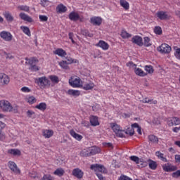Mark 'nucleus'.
Masks as SVG:
<instances>
[{
	"label": "nucleus",
	"mask_w": 180,
	"mask_h": 180,
	"mask_svg": "<svg viewBox=\"0 0 180 180\" xmlns=\"http://www.w3.org/2000/svg\"><path fill=\"white\" fill-rule=\"evenodd\" d=\"M0 109H1L3 112H14V113H18V106L16 104L12 105L6 100H1Z\"/></svg>",
	"instance_id": "f257e3e1"
},
{
	"label": "nucleus",
	"mask_w": 180,
	"mask_h": 180,
	"mask_svg": "<svg viewBox=\"0 0 180 180\" xmlns=\"http://www.w3.org/2000/svg\"><path fill=\"white\" fill-rule=\"evenodd\" d=\"M35 82L41 89H44V88H50L51 86V82H50V79L46 76L35 79Z\"/></svg>",
	"instance_id": "f03ea898"
},
{
	"label": "nucleus",
	"mask_w": 180,
	"mask_h": 180,
	"mask_svg": "<svg viewBox=\"0 0 180 180\" xmlns=\"http://www.w3.org/2000/svg\"><path fill=\"white\" fill-rule=\"evenodd\" d=\"M110 127L114 133L118 137L123 138L124 137V134H126V131L120 127V126L115 122L110 124Z\"/></svg>",
	"instance_id": "7ed1b4c3"
},
{
	"label": "nucleus",
	"mask_w": 180,
	"mask_h": 180,
	"mask_svg": "<svg viewBox=\"0 0 180 180\" xmlns=\"http://www.w3.org/2000/svg\"><path fill=\"white\" fill-rule=\"evenodd\" d=\"M130 160L131 161L136 162L139 168H144L145 167H147V159L146 158H139L137 156H131Z\"/></svg>",
	"instance_id": "20e7f679"
},
{
	"label": "nucleus",
	"mask_w": 180,
	"mask_h": 180,
	"mask_svg": "<svg viewBox=\"0 0 180 180\" xmlns=\"http://www.w3.org/2000/svg\"><path fill=\"white\" fill-rule=\"evenodd\" d=\"M69 84L72 88H81L83 85L82 80L79 77H73L69 79Z\"/></svg>",
	"instance_id": "39448f33"
},
{
	"label": "nucleus",
	"mask_w": 180,
	"mask_h": 180,
	"mask_svg": "<svg viewBox=\"0 0 180 180\" xmlns=\"http://www.w3.org/2000/svg\"><path fill=\"white\" fill-rule=\"evenodd\" d=\"M90 168L96 174H98V172H101V174H106V172H108V170L106 168H105V166L99 164L91 165Z\"/></svg>",
	"instance_id": "423d86ee"
},
{
	"label": "nucleus",
	"mask_w": 180,
	"mask_h": 180,
	"mask_svg": "<svg viewBox=\"0 0 180 180\" xmlns=\"http://www.w3.org/2000/svg\"><path fill=\"white\" fill-rule=\"evenodd\" d=\"M157 50L162 54H169L172 49L167 44H162L157 48Z\"/></svg>",
	"instance_id": "0eeeda50"
},
{
	"label": "nucleus",
	"mask_w": 180,
	"mask_h": 180,
	"mask_svg": "<svg viewBox=\"0 0 180 180\" xmlns=\"http://www.w3.org/2000/svg\"><path fill=\"white\" fill-rule=\"evenodd\" d=\"M69 19L72 22H77L79 20V22H84V16L79 15L77 12L72 11L69 14Z\"/></svg>",
	"instance_id": "6e6552de"
},
{
	"label": "nucleus",
	"mask_w": 180,
	"mask_h": 180,
	"mask_svg": "<svg viewBox=\"0 0 180 180\" xmlns=\"http://www.w3.org/2000/svg\"><path fill=\"white\" fill-rule=\"evenodd\" d=\"M0 37L4 40V41H11L13 39V35L11 32L7 31H2L0 32Z\"/></svg>",
	"instance_id": "1a4fd4ad"
},
{
	"label": "nucleus",
	"mask_w": 180,
	"mask_h": 180,
	"mask_svg": "<svg viewBox=\"0 0 180 180\" xmlns=\"http://www.w3.org/2000/svg\"><path fill=\"white\" fill-rule=\"evenodd\" d=\"M162 169L165 172H172L174 171H176V169H178V167L171 163H166L162 165Z\"/></svg>",
	"instance_id": "9d476101"
},
{
	"label": "nucleus",
	"mask_w": 180,
	"mask_h": 180,
	"mask_svg": "<svg viewBox=\"0 0 180 180\" xmlns=\"http://www.w3.org/2000/svg\"><path fill=\"white\" fill-rule=\"evenodd\" d=\"M156 16L160 20H167V19H169V15H168V13L167 11H158L156 13Z\"/></svg>",
	"instance_id": "9b49d317"
},
{
	"label": "nucleus",
	"mask_w": 180,
	"mask_h": 180,
	"mask_svg": "<svg viewBox=\"0 0 180 180\" xmlns=\"http://www.w3.org/2000/svg\"><path fill=\"white\" fill-rule=\"evenodd\" d=\"M0 82L4 84V85H8L11 82V79L5 73H0Z\"/></svg>",
	"instance_id": "f8f14e48"
},
{
	"label": "nucleus",
	"mask_w": 180,
	"mask_h": 180,
	"mask_svg": "<svg viewBox=\"0 0 180 180\" xmlns=\"http://www.w3.org/2000/svg\"><path fill=\"white\" fill-rule=\"evenodd\" d=\"M72 175L77 178V179H81L84 176V172L79 168H75L72 170Z\"/></svg>",
	"instance_id": "ddd939ff"
},
{
	"label": "nucleus",
	"mask_w": 180,
	"mask_h": 180,
	"mask_svg": "<svg viewBox=\"0 0 180 180\" xmlns=\"http://www.w3.org/2000/svg\"><path fill=\"white\" fill-rule=\"evenodd\" d=\"M96 47H100V49H102V50H104V51H106V50H109V44L108 42L100 40L98 44H96Z\"/></svg>",
	"instance_id": "4468645a"
},
{
	"label": "nucleus",
	"mask_w": 180,
	"mask_h": 180,
	"mask_svg": "<svg viewBox=\"0 0 180 180\" xmlns=\"http://www.w3.org/2000/svg\"><path fill=\"white\" fill-rule=\"evenodd\" d=\"M8 167L10 169H11V171H13V172H14L15 174H20V169L18 168V165H16V163H15V162H8Z\"/></svg>",
	"instance_id": "2eb2a0df"
},
{
	"label": "nucleus",
	"mask_w": 180,
	"mask_h": 180,
	"mask_svg": "<svg viewBox=\"0 0 180 180\" xmlns=\"http://www.w3.org/2000/svg\"><path fill=\"white\" fill-rule=\"evenodd\" d=\"M90 22L94 26H101L102 25V18L101 17H92L90 19Z\"/></svg>",
	"instance_id": "dca6fc26"
},
{
	"label": "nucleus",
	"mask_w": 180,
	"mask_h": 180,
	"mask_svg": "<svg viewBox=\"0 0 180 180\" xmlns=\"http://www.w3.org/2000/svg\"><path fill=\"white\" fill-rule=\"evenodd\" d=\"M131 41L132 43H134V44H137V46H143V38H141V37L139 36V35H136L134 37H132L131 39Z\"/></svg>",
	"instance_id": "f3484780"
},
{
	"label": "nucleus",
	"mask_w": 180,
	"mask_h": 180,
	"mask_svg": "<svg viewBox=\"0 0 180 180\" xmlns=\"http://www.w3.org/2000/svg\"><path fill=\"white\" fill-rule=\"evenodd\" d=\"M19 17L22 20H25V22H28V23H32L33 22V18L32 17L29 16L27 14L25 13H20L19 14Z\"/></svg>",
	"instance_id": "a211bd4d"
},
{
	"label": "nucleus",
	"mask_w": 180,
	"mask_h": 180,
	"mask_svg": "<svg viewBox=\"0 0 180 180\" xmlns=\"http://www.w3.org/2000/svg\"><path fill=\"white\" fill-rule=\"evenodd\" d=\"M67 11V6H64L63 4H58L56 7L57 13H65Z\"/></svg>",
	"instance_id": "6ab92c4d"
},
{
	"label": "nucleus",
	"mask_w": 180,
	"mask_h": 180,
	"mask_svg": "<svg viewBox=\"0 0 180 180\" xmlns=\"http://www.w3.org/2000/svg\"><path fill=\"white\" fill-rule=\"evenodd\" d=\"M70 136H72V137H73V139L77 140V141H81V140H82L83 139L82 136L77 134V132H75L74 129H71L70 131Z\"/></svg>",
	"instance_id": "aec40b11"
},
{
	"label": "nucleus",
	"mask_w": 180,
	"mask_h": 180,
	"mask_svg": "<svg viewBox=\"0 0 180 180\" xmlns=\"http://www.w3.org/2000/svg\"><path fill=\"white\" fill-rule=\"evenodd\" d=\"M67 94L70 96H74L75 98H77V96H79V95H81V91L79 90L69 89L67 91Z\"/></svg>",
	"instance_id": "412c9836"
},
{
	"label": "nucleus",
	"mask_w": 180,
	"mask_h": 180,
	"mask_svg": "<svg viewBox=\"0 0 180 180\" xmlns=\"http://www.w3.org/2000/svg\"><path fill=\"white\" fill-rule=\"evenodd\" d=\"M42 134L45 139H50V137L54 134V131L51 129H44L42 131Z\"/></svg>",
	"instance_id": "4be33fe9"
},
{
	"label": "nucleus",
	"mask_w": 180,
	"mask_h": 180,
	"mask_svg": "<svg viewBox=\"0 0 180 180\" xmlns=\"http://www.w3.org/2000/svg\"><path fill=\"white\" fill-rule=\"evenodd\" d=\"M94 86H95V84H94V83L91 82H89L84 84L83 83L82 84V88L85 91H89L90 89H94Z\"/></svg>",
	"instance_id": "5701e85b"
},
{
	"label": "nucleus",
	"mask_w": 180,
	"mask_h": 180,
	"mask_svg": "<svg viewBox=\"0 0 180 180\" xmlns=\"http://www.w3.org/2000/svg\"><path fill=\"white\" fill-rule=\"evenodd\" d=\"M134 72L136 75H138L139 77H146L147 75V73L143 72V70L140 68H135Z\"/></svg>",
	"instance_id": "b1692460"
},
{
	"label": "nucleus",
	"mask_w": 180,
	"mask_h": 180,
	"mask_svg": "<svg viewBox=\"0 0 180 180\" xmlns=\"http://www.w3.org/2000/svg\"><path fill=\"white\" fill-rule=\"evenodd\" d=\"M168 124L169 126H178V124H180V119L178 117H173L169 121Z\"/></svg>",
	"instance_id": "393cba45"
},
{
	"label": "nucleus",
	"mask_w": 180,
	"mask_h": 180,
	"mask_svg": "<svg viewBox=\"0 0 180 180\" xmlns=\"http://www.w3.org/2000/svg\"><path fill=\"white\" fill-rule=\"evenodd\" d=\"M53 53L54 54L59 56V57H65L67 56V52L63 49H57Z\"/></svg>",
	"instance_id": "a878e982"
},
{
	"label": "nucleus",
	"mask_w": 180,
	"mask_h": 180,
	"mask_svg": "<svg viewBox=\"0 0 180 180\" xmlns=\"http://www.w3.org/2000/svg\"><path fill=\"white\" fill-rule=\"evenodd\" d=\"M147 160V165H149V168L150 169H157V162L154 160H151L150 159L146 160Z\"/></svg>",
	"instance_id": "bb28decb"
},
{
	"label": "nucleus",
	"mask_w": 180,
	"mask_h": 180,
	"mask_svg": "<svg viewBox=\"0 0 180 180\" xmlns=\"http://www.w3.org/2000/svg\"><path fill=\"white\" fill-rule=\"evenodd\" d=\"M120 6H122L125 11H129L130 8V4L127 2L126 0H120Z\"/></svg>",
	"instance_id": "cd10ccee"
},
{
	"label": "nucleus",
	"mask_w": 180,
	"mask_h": 180,
	"mask_svg": "<svg viewBox=\"0 0 180 180\" xmlns=\"http://www.w3.org/2000/svg\"><path fill=\"white\" fill-rule=\"evenodd\" d=\"M90 123L91 126H99V120H98V117L91 116L90 117Z\"/></svg>",
	"instance_id": "c85d7f7f"
},
{
	"label": "nucleus",
	"mask_w": 180,
	"mask_h": 180,
	"mask_svg": "<svg viewBox=\"0 0 180 180\" xmlns=\"http://www.w3.org/2000/svg\"><path fill=\"white\" fill-rule=\"evenodd\" d=\"M3 15L7 22H13V16L11 13H9L8 11H5Z\"/></svg>",
	"instance_id": "c756f323"
},
{
	"label": "nucleus",
	"mask_w": 180,
	"mask_h": 180,
	"mask_svg": "<svg viewBox=\"0 0 180 180\" xmlns=\"http://www.w3.org/2000/svg\"><path fill=\"white\" fill-rule=\"evenodd\" d=\"M155 155L157 158H159V160H161V161H163V162H168V160H167V158H165V155L164 153H162L160 151H158L155 153Z\"/></svg>",
	"instance_id": "7c9ffc66"
},
{
	"label": "nucleus",
	"mask_w": 180,
	"mask_h": 180,
	"mask_svg": "<svg viewBox=\"0 0 180 180\" xmlns=\"http://www.w3.org/2000/svg\"><path fill=\"white\" fill-rule=\"evenodd\" d=\"M89 148L90 151V156L95 155V154H98V153L101 152V149L98 147L93 146Z\"/></svg>",
	"instance_id": "2f4dec72"
},
{
	"label": "nucleus",
	"mask_w": 180,
	"mask_h": 180,
	"mask_svg": "<svg viewBox=\"0 0 180 180\" xmlns=\"http://www.w3.org/2000/svg\"><path fill=\"white\" fill-rule=\"evenodd\" d=\"M25 101L27 103H30V105H33V103H36L37 100L33 96H28L26 97Z\"/></svg>",
	"instance_id": "473e14b6"
},
{
	"label": "nucleus",
	"mask_w": 180,
	"mask_h": 180,
	"mask_svg": "<svg viewBox=\"0 0 180 180\" xmlns=\"http://www.w3.org/2000/svg\"><path fill=\"white\" fill-rule=\"evenodd\" d=\"M80 155H81V157H91L89 148H86L83 149L80 152Z\"/></svg>",
	"instance_id": "72a5a7b5"
},
{
	"label": "nucleus",
	"mask_w": 180,
	"mask_h": 180,
	"mask_svg": "<svg viewBox=\"0 0 180 180\" xmlns=\"http://www.w3.org/2000/svg\"><path fill=\"white\" fill-rule=\"evenodd\" d=\"M20 29L23 32V33H25V34H26L29 37H30L32 36V34L30 33V29H29V27L21 26Z\"/></svg>",
	"instance_id": "f704fd0d"
},
{
	"label": "nucleus",
	"mask_w": 180,
	"mask_h": 180,
	"mask_svg": "<svg viewBox=\"0 0 180 180\" xmlns=\"http://www.w3.org/2000/svg\"><path fill=\"white\" fill-rule=\"evenodd\" d=\"M65 172L64 171V169L58 168V169H56V171L53 172V174L57 175V176H63V175H64Z\"/></svg>",
	"instance_id": "c9c22d12"
},
{
	"label": "nucleus",
	"mask_w": 180,
	"mask_h": 180,
	"mask_svg": "<svg viewBox=\"0 0 180 180\" xmlns=\"http://www.w3.org/2000/svg\"><path fill=\"white\" fill-rule=\"evenodd\" d=\"M35 108L36 109H39V110H46V109H47V104H46V103H40L37 105Z\"/></svg>",
	"instance_id": "e433bc0d"
},
{
	"label": "nucleus",
	"mask_w": 180,
	"mask_h": 180,
	"mask_svg": "<svg viewBox=\"0 0 180 180\" xmlns=\"http://www.w3.org/2000/svg\"><path fill=\"white\" fill-rule=\"evenodd\" d=\"M49 78L52 84H58L60 82V79L56 75H50Z\"/></svg>",
	"instance_id": "4c0bfd02"
},
{
	"label": "nucleus",
	"mask_w": 180,
	"mask_h": 180,
	"mask_svg": "<svg viewBox=\"0 0 180 180\" xmlns=\"http://www.w3.org/2000/svg\"><path fill=\"white\" fill-rule=\"evenodd\" d=\"M148 140L150 143H153V144H157L158 143V138L155 135H150L148 136Z\"/></svg>",
	"instance_id": "58836bf2"
},
{
	"label": "nucleus",
	"mask_w": 180,
	"mask_h": 180,
	"mask_svg": "<svg viewBox=\"0 0 180 180\" xmlns=\"http://www.w3.org/2000/svg\"><path fill=\"white\" fill-rule=\"evenodd\" d=\"M59 65L61 68H63V70H68V63H67V60H62L59 62Z\"/></svg>",
	"instance_id": "ea45409f"
},
{
	"label": "nucleus",
	"mask_w": 180,
	"mask_h": 180,
	"mask_svg": "<svg viewBox=\"0 0 180 180\" xmlns=\"http://www.w3.org/2000/svg\"><path fill=\"white\" fill-rule=\"evenodd\" d=\"M121 37H122V39H129L131 37V34H129L126 32V30H122L121 32Z\"/></svg>",
	"instance_id": "a19ab883"
},
{
	"label": "nucleus",
	"mask_w": 180,
	"mask_h": 180,
	"mask_svg": "<svg viewBox=\"0 0 180 180\" xmlns=\"http://www.w3.org/2000/svg\"><path fill=\"white\" fill-rule=\"evenodd\" d=\"M25 60H26V63L30 64V65L31 66L34 65V64L36 63V58H31L30 59L26 58Z\"/></svg>",
	"instance_id": "79ce46f5"
},
{
	"label": "nucleus",
	"mask_w": 180,
	"mask_h": 180,
	"mask_svg": "<svg viewBox=\"0 0 180 180\" xmlns=\"http://www.w3.org/2000/svg\"><path fill=\"white\" fill-rule=\"evenodd\" d=\"M143 44L146 47H150L151 43H150V38L148 37H145L143 38Z\"/></svg>",
	"instance_id": "37998d69"
},
{
	"label": "nucleus",
	"mask_w": 180,
	"mask_h": 180,
	"mask_svg": "<svg viewBox=\"0 0 180 180\" xmlns=\"http://www.w3.org/2000/svg\"><path fill=\"white\" fill-rule=\"evenodd\" d=\"M8 153L13 155H20V150L18 149H11Z\"/></svg>",
	"instance_id": "c03bdc74"
},
{
	"label": "nucleus",
	"mask_w": 180,
	"mask_h": 180,
	"mask_svg": "<svg viewBox=\"0 0 180 180\" xmlns=\"http://www.w3.org/2000/svg\"><path fill=\"white\" fill-rule=\"evenodd\" d=\"M18 9L19 11H24V12H29L30 8L27 6H18Z\"/></svg>",
	"instance_id": "a18cd8bd"
},
{
	"label": "nucleus",
	"mask_w": 180,
	"mask_h": 180,
	"mask_svg": "<svg viewBox=\"0 0 180 180\" xmlns=\"http://www.w3.org/2000/svg\"><path fill=\"white\" fill-rule=\"evenodd\" d=\"M145 71L148 72V74H153L154 72V69L151 65H146L145 66Z\"/></svg>",
	"instance_id": "49530a36"
},
{
	"label": "nucleus",
	"mask_w": 180,
	"mask_h": 180,
	"mask_svg": "<svg viewBox=\"0 0 180 180\" xmlns=\"http://www.w3.org/2000/svg\"><path fill=\"white\" fill-rule=\"evenodd\" d=\"M66 60H67L66 61H67L68 64H72V63L77 64V63H78V60L73 59V58H70V57H68L66 58Z\"/></svg>",
	"instance_id": "de8ad7c7"
},
{
	"label": "nucleus",
	"mask_w": 180,
	"mask_h": 180,
	"mask_svg": "<svg viewBox=\"0 0 180 180\" xmlns=\"http://www.w3.org/2000/svg\"><path fill=\"white\" fill-rule=\"evenodd\" d=\"M143 103H153V105H155V104H157V101H155V100L153 101L150 98H146L143 100Z\"/></svg>",
	"instance_id": "09e8293b"
},
{
	"label": "nucleus",
	"mask_w": 180,
	"mask_h": 180,
	"mask_svg": "<svg viewBox=\"0 0 180 180\" xmlns=\"http://www.w3.org/2000/svg\"><path fill=\"white\" fill-rule=\"evenodd\" d=\"M41 180H54V177L50 174H44Z\"/></svg>",
	"instance_id": "8fccbe9b"
},
{
	"label": "nucleus",
	"mask_w": 180,
	"mask_h": 180,
	"mask_svg": "<svg viewBox=\"0 0 180 180\" xmlns=\"http://www.w3.org/2000/svg\"><path fill=\"white\" fill-rule=\"evenodd\" d=\"M174 56L176 57V58H177L178 60H180V48H178L175 50L174 51Z\"/></svg>",
	"instance_id": "3c124183"
},
{
	"label": "nucleus",
	"mask_w": 180,
	"mask_h": 180,
	"mask_svg": "<svg viewBox=\"0 0 180 180\" xmlns=\"http://www.w3.org/2000/svg\"><path fill=\"white\" fill-rule=\"evenodd\" d=\"M154 32L156 34H161V33H162V30L160 27H156L154 30Z\"/></svg>",
	"instance_id": "603ef678"
},
{
	"label": "nucleus",
	"mask_w": 180,
	"mask_h": 180,
	"mask_svg": "<svg viewBox=\"0 0 180 180\" xmlns=\"http://www.w3.org/2000/svg\"><path fill=\"white\" fill-rule=\"evenodd\" d=\"M173 178H179L180 176V170H176L175 172H173L172 174Z\"/></svg>",
	"instance_id": "864d4df0"
},
{
	"label": "nucleus",
	"mask_w": 180,
	"mask_h": 180,
	"mask_svg": "<svg viewBox=\"0 0 180 180\" xmlns=\"http://www.w3.org/2000/svg\"><path fill=\"white\" fill-rule=\"evenodd\" d=\"M39 20H40L41 22H47V20L49 19V18H47V16L41 15H40L39 16Z\"/></svg>",
	"instance_id": "5fc2aeb1"
},
{
	"label": "nucleus",
	"mask_w": 180,
	"mask_h": 180,
	"mask_svg": "<svg viewBox=\"0 0 180 180\" xmlns=\"http://www.w3.org/2000/svg\"><path fill=\"white\" fill-rule=\"evenodd\" d=\"M126 134H130V136H133V134H134V129L131 128L128 130H127V131H125Z\"/></svg>",
	"instance_id": "6e6d98bb"
},
{
	"label": "nucleus",
	"mask_w": 180,
	"mask_h": 180,
	"mask_svg": "<svg viewBox=\"0 0 180 180\" xmlns=\"http://www.w3.org/2000/svg\"><path fill=\"white\" fill-rule=\"evenodd\" d=\"M118 180H132L131 179H130V177L127 176H124V175H122Z\"/></svg>",
	"instance_id": "4d7b16f0"
},
{
	"label": "nucleus",
	"mask_w": 180,
	"mask_h": 180,
	"mask_svg": "<svg viewBox=\"0 0 180 180\" xmlns=\"http://www.w3.org/2000/svg\"><path fill=\"white\" fill-rule=\"evenodd\" d=\"M30 176L34 179H36L37 178V174L36 172H30Z\"/></svg>",
	"instance_id": "13d9d810"
},
{
	"label": "nucleus",
	"mask_w": 180,
	"mask_h": 180,
	"mask_svg": "<svg viewBox=\"0 0 180 180\" xmlns=\"http://www.w3.org/2000/svg\"><path fill=\"white\" fill-rule=\"evenodd\" d=\"M81 33L83 36H89V32H88V30H82Z\"/></svg>",
	"instance_id": "bf43d9fd"
},
{
	"label": "nucleus",
	"mask_w": 180,
	"mask_h": 180,
	"mask_svg": "<svg viewBox=\"0 0 180 180\" xmlns=\"http://www.w3.org/2000/svg\"><path fill=\"white\" fill-rule=\"evenodd\" d=\"M127 66L129 67V68H136V64L133 63V62L127 63Z\"/></svg>",
	"instance_id": "052dcab7"
},
{
	"label": "nucleus",
	"mask_w": 180,
	"mask_h": 180,
	"mask_svg": "<svg viewBox=\"0 0 180 180\" xmlns=\"http://www.w3.org/2000/svg\"><path fill=\"white\" fill-rule=\"evenodd\" d=\"M21 91L22 92L29 93L30 92V89H29V87L24 86L21 88Z\"/></svg>",
	"instance_id": "680f3d73"
},
{
	"label": "nucleus",
	"mask_w": 180,
	"mask_h": 180,
	"mask_svg": "<svg viewBox=\"0 0 180 180\" xmlns=\"http://www.w3.org/2000/svg\"><path fill=\"white\" fill-rule=\"evenodd\" d=\"M30 70H32V71H39V67L36 65H31Z\"/></svg>",
	"instance_id": "e2e57ef3"
},
{
	"label": "nucleus",
	"mask_w": 180,
	"mask_h": 180,
	"mask_svg": "<svg viewBox=\"0 0 180 180\" xmlns=\"http://www.w3.org/2000/svg\"><path fill=\"white\" fill-rule=\"evenodd\" d=\"M174 160L176 162H177L178 164H180V155H175Z\"/></svg>",
	"instance_id": "0e129e2a"
},
{
	"label": "nucleus",
	"mask_w": 180,
	"mask_h": 180,
	"mask_svg": "<svg viewBox=\"0 0 180 180\" xmlns=\"http://www.w3.org/2000/svg\"><path fill=\"white\" fill-rule=\"evenodd\" d=\"M96 176H98V179L100 180H106L105 177H103V175H102L100 173H96Z\"/></svg>",
	"instance_id": "69168bd1"
},
{
	"label": "nucleus",
	"mask_w": 180,
	"mask_h": 180,
	"mask_svg": "<svg viewBox=\"0 0 180 180\" xmlns=\"http://www.w3.org/2000/svg\"><path fill=\"white\" fill-rule=\"evenodd\" d=\"M27 115L28 117H32V115H34V112L28 110L27 112Z\"/></svg>",
	"instance_id": "338daca9"
},
{
	"label": "nucleus",
	"mask_w": 180,
	"mask_h": 180,
	"mask_svg": "<svg viewBox=\"0 0 180 180\" xmlns=\"http://www.w3.org/2000/svg\"><path fill=\"white\" fill-rule=\"evenodd\" d=\"M6 126V125L5 124V123L0 121V130H2V129H5Z\"/></svg>",
	"instance_id": "774afa93"
}]
</instances>
